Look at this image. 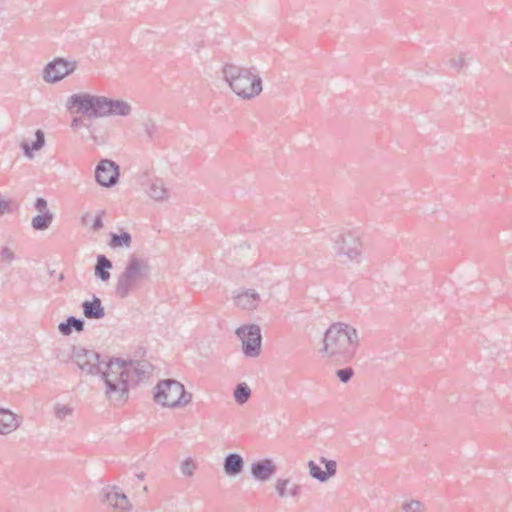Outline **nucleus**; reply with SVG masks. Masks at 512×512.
Segmentation results:
<instances>
[{"label": "nucleus", "mask_w": 512, "mask_h": 512, "mask_svg": "<svg viewBox=\"0 0 512 512\" xmlns=\"http://www.w3.org/2000/svg\"><path fill=\"white\" fill-rule=\"evenodd\" d=\"M71 359L83 372L101 376L107 397L115 401L127 400L130 387L149 377L152 371V365L147 361L102 357L98 352L82 347H73Z\"/></svg>", "instance_id": "f257e3e1"}, {"label": "nucleus", "mask_w": 512, "mask_h": 512, "mask_svg": "<svg viewBox=\"0 0 512 512\" xmlns=\"http://www.w3.org/2000/svg\"><path fill=\"white\" fill-rule=\"evenodd\" d=\"M66 108L72 114L77 113L90 118L126 117L132 111L131 105L124 100L90 93H75L71 95L67 100Z\"/></svg>", "instance_id": "f03ea898"}, {"label": "nucleus", "mask_w": 512, "mask_h": 512, "mask_svg": "<svg viewBox=\"0 0 512 512\" xmlns=\"http://www.w3.org/2000/svg\"><path fill=\"white\" fill-rule=\"evenodd\" d=\"M320 353L343 361L350 360L358 345L357 330L345 323L336 322L325 331Z\"/></svg>", "instance_id": "7ed1b4c3"}, {"label": "nucleus", "mask_w": 512, "mask_h": 512, "mask_svg": "<svg viewBox=\"0 0 512 512\" xmlns=\"http://www.w3.org/2000/svg\"><path fill=\"white\" fill-rule=\"evenodd\" d=\"M222 73L233 92L243 99H252L262 92V79L251 69L226 64L222 68Z\"/></svg>", "instance_id": "20e7f679"}, {"label": "nucleus", "mask_w": 512, "mask_h": 512, "mask_svg": "<svg viewBox=\"0 0 512 512\" xmlns=\"http://www.w3.org/2000/svg\"><path fill=\"white\" fill-rule=\"evenodd\" d=\"M150 266L146 259L136 255L129 257L124 270L117 278L115 294L120 299L127 298L150 276Z\"/></svg>", "instance_id": "39448f33"}, {"label": "nucleus", "mask_w": 512, "mask_h": 512, "mask_svg": "<svg viewBox=\"0 0 512 512\" xmlns=\"http://www.w3.org/2000/svg\"><path fill=\"white\" fill-rule=\"evenodd\" d=\"M154 400L164 407H183L191 402L192 395L175 379L158 382L154 391Z\"/></svg>", "instance_id": "423d86ee"}, {"label": "nucleus", "mask_w": 512, "mask_h": 512, "mask_svg": "<svg viewBox=\"0 0 512 512\" xmlns=\"http://www.w3.org/2000/svg\"><path fill=\"white\" fill-rule=\"evenodd\" d=\"M333 250L339 258L359 262L361 255L360 236L357 232L334 233L331 237Z\"/></svg>", "instance_id": "0eeeda50"}, {"label": "nucleus", "mask_w": 512, "mask_h": 512, "mask_svg": "<svg viewBox=\"0 0 512 512\" xmlns=\"http://www.w3.org/2000/svg\"><path fill=\"white\" fill-rule=\"evenodd\" d=\"M235 333L242 342V352L246 357H257L260 354L262 336L257 324L243 325Z\"/></svg>", "instance_id": "6e6552de"}, {"label": "nucleus", "mask_w": 512, "mask_h": 512, "mask_svg": "<svg viewBox=\"0 0 512 512\" xmlns=\"http://www.w3.org/2000/svg\"><path fill=\"white\" fill-rule=\"evenodd\" d=\"M77 67L75 61L58 57L49 62L43 70V79L48 83H56L73 73Z\"/></svg>", "instance_id": "1a4fd4ad"}, {"label": "nucleus", "mask_w": 512, "mask_h": 512, "mask_svg": "<svg viewBox=\"0 0 512 512\" xmlns=\"http://www.w3.org/2000/svg\"><path fill=\"white\" fill-rule=\"evenodd\" d=\"M120 176L119 166L112 160L103 159L95 168L96 182L103 187H113Z\"/></svg>", "instance_id": "9d476101"}, {"label": "nucleus", "mask_w": 512, "mask_h": 512, "mask_svg": "<svg viewBox=\"0 0 512 512\" xmlns=\"http://www.w3.org/2000/svg\"><path fill=\"white\" fill-rule=\"evenodd\" d=\"M319 460L320 463L325 466V470H322L321 467L313 460H310L307 465L310 476L319 482L324 483L336 475L337 463L335 460L327 459L325 457H320Z\"/></svg>", "instance_id": "9b49d317"}, {"label": "nucleus", "mask_w": 512, "mask_h": 512, "mask_svg": "<svg viewBox=\"0 0 512 512\" xmlns=\"http://www.w3.org/2000/svg\"><path fill=\"white\" fill-rule=\"evenodd\" d=\"M250 472L254 480L269 481L277 472L276 463L271 458H264L251 464Z\"/></svg>", "instance_id": "f8f14e48"}, {"label": "nucleus", "mask_w": 512, "mask_h": 512, "mask_svg": "<svg viewBox=\"0 0 512 512\" xmlns=\"http://www.w3.org/2000/svg\"><path fill=\"white\" fill-rule=\"evenodd\" d=\"M103 496L104 501L115 510L126 512L131 508L127 496L123 492L117 491L116 487L103 490Z\"/></svg>", "instance_id": "ddd939ff"}, {"label": "nucleus", "mask_w": 512, "mask_h": 512, "mask_svg": "<svg viewBox=\"0 0 512 512\" xmlns=\"http://www.w3.org/2000/svg\"><path fill=\"white\" fill-rule=\"evenodd\" d=\"M244 459L238 453H229L223 460V471L230 478L237 477L244 470Z\"/></svg>", "instance_id": "4468645a"}, {"label": "nucleus", "mask_w": 512, "mask_h": 512, "mask_svg": "<svg viewBox=\"0 0 512 512\" xmlns=\"http://www.w3.org/2000/svg\"><path fill=\"white\" fill-rule=\"evenodd\" d=\"M235 305L246 310L255 309L260 302V295L253 289L244 290L234 296Z\"/></svg>", "instance_id": "2eb2a0df"}, {"label": "nucleus", "mask_w": 512, "mask_h": 512, "mask_svg": "<svg viewBox=\"0 0 512 512\" xmlns=\"http://www.w3.org/2000/svg\"><path fill=\"white\" fill-rule=\"evenodd\" d=\"M81 307L87 319H102L105 316V309L100 298L93 296L92 300H85Z\"/></svg>", "instance_id": "dca6fc26"}, {"label": "nucleus", "mask_w": 512, "mask_h": 512, "mask_svg": "<svg viewBox=\"0 0 512 512\" xmlns=\"http://www.w3.org/2000/svg\"><path fill=\"white\" fill-rule=\"evenodd\" d=\"M275 490L281 498H285L287 496L295 498L300 495L302 486L299 484H291V480L289 478H278L275 483Z\"/></svg>", "instance_id": "f3484780"}, {"label": "nucleus", "mask_w": 512, "mask_h": 512, "mask_svg": "<svg viewBox=\"0 0 512 512\" xmlns=\"http://www.w3.org/2000/svg\"><path fill=\"white\" fill-rule=\"evenodd\" d=\"M113 264L104 254H98L96 257V264L94 267L95 276L103 282H108L111 274L109 272L112 269Z\"/></svg>", "instance_id": "a211bd4d"}, {"label": "nucleus", "mask_w": 512, "mask_h": 512, "mask_svg": "<svg viewBox=\"0 0 512 512\" xmlns=\"http://www.w3.org/2000/svg\"><path fill=\"white\" fill-rule=\"evenodd\" d=\"M19 426L16 415L9 409L0 408V434H9Z\"/></svg>", "instance_id": "6ab92c4d"}, {"label": "nucleus", "mask_w": 512, "mask_h": 512, "mask_svg": "<svg viewBox=\"0 0 512 512\" xmlns=\"http://www.w3.org/2000/svg\"><path fill=\"white\" fill-rule=\"evenodd\" d=\"M85 327V321L82 318L68 316L64 322L59 323L58 331L63 336H69L73 331L82 332Z\"/></svg>", "instance_id": "aec40b11"}, {"label": "nucleus", "mask_w": 512, "mask_h": 512, "mask_svg": "<svg viewBox=\"0 0 512 512\" xmlns=\"http://www.w3.org/2000/svg\"><path fill=\"white\" fill-rule=\"evenodd\" d=\"M45 145V135L41 129L35 131V140L30 145L28 141L23 140L20 144L23 153L28 158H33V151H38Z\"/></svg>", "instance_id": "412c9836"}, {"label": "nucleus", "mask_w": 512, "mask_h": 512, "mask_svg": "<svg viewBox=\"0 0 512 512\" xmlns=\"http://www.w3.org/2000/svg\"><path fill=\"white\" fill-rule=\"evenodd\" d=\"M53 218L54 216L51 212L39 213L32 218L31 226L36 231H44L49 228Z\"/></svg>", "instance_id": "4be33fe9"}, {"label": "nucleus", "mask_w": 512, "mask_h": 512, "mask_svg": "<svg viewBox=\"0 0 512 512\" xmlns=\"http://www.w3.org/2000/svg\"><path fill=\"white\" fill-rule=\"evenodd\" d=\"M149 196L156 200V201H162L167 198V189L164 186V183L160 179L154 180L149 189H148Z\"/></svg>", "instance_id": "5701e85b"}, {"label": "nucleus", "mask_w": 512, "mask_h": 512, "mask_svg": "<svg viewBox=\"0 0 512 512\" xmlns=\"http://www.w3.org/2000/svg\"><path fill=\"white\" fill-rule=\"evenodd\" d=\"M131 242H132L131 234L126 231H122L120 234H117V233L110 234L109 245L112 248L129 247L131 245Z\"/></svg>", "instance_id": "b1692460"}, {"label": "nucleus", "mask_w": 512, "mask_h": 512, "mask_svg": "<svg viewBox=\"0 0 512 512\" xmlns=\"http://www.w3.org/2000/svg\"><path fill=\"white\" fill-rule=\"evenodd\" d=\"M233 397L237 404H245L251 397V389L249 388L247 383L241 382L237 384L233 392Z\"/></svg>", "instance_id": "393cba45"}, {"label": "nucleus", "mask_w": 512, "mask_h": 512, "mask_svg": "<svg viewBox=\"0 0 512 512\" xmlns=\"http://www.w3.org/2000/svg\"><path fill=\"white\" fill-rule=\"evenodd\" d=\"M402 509L404 512H425L424 504L415 499L403 503Z\"/></svg>", "instance_id": "a878e982"}, {"label": "nucleus", "mask_w": 512, "mask_h": 512, "mask_svg": "<svg viewBox=\"0 0 512 512\" xmlns=\"http://www.w3.org/2000/svg\"><path fill=\"white\" fill-rule=\"evenodd\" d=\"M54 412L56 418L64 420L67 416H70L72 414L73 409L68 405L57 404L54 407Z\"/></svg>", "instance_id": "bb28decb"}, {"label": "nucleus", "mask_w": 512, "mask_h": 512, "mask_svg": "<svg viewBox=\"0 0 512 512\" xmlns=\"http://www.w3.org/2000/svg\"><path fill=\"white\" fill-rule=\"evenodd\" d=\"M354 375V370L351 367H345L336 370V376L342 383H347Z\"/></svg>", "instance_id": "cd10ccee"}, {"label": "nucleus", "mask_w": 512, "mask_h": 512, "mask_svg": "<svg viewBox=\"0 0 512 512\" xmlns=\"http://www.w3.org/2000/svg\"><path fill=\"white\" fill-rule=\"evenodd\" d=\"M0 259L6 264H11L16 259V255L13 250L4 246L0 249Z\"/></svg>", "instance_id": "c85d7f7f"}, {"label": "nucleus", "mask_w": 512, "mask_h": 512, "mask_svg": "<svg viewBox=\"0 0 512 512\" xmlns=\"http://www.w3.org/2000/svg\"><path fill=\"white\" fill-rule=\"evenodd\" d=\"M195 470V464L191 458L185 459L181 464V472L185 476H192Z\"/></svg>", "instance_id": "c756f323"}, {"label": "nucleus", "mask_w": 512, "mask_h": 512, "mask_svg": "<svg viewBox=\"0 0 512 512\" xmlns=\"http://www.w3.org/2000/svg\"><path fill=\"white\" fill-rule=\"evenodd\" d=\"M85 119H91L90 117H85L82 115V117H73L72 120H71V128L74 130V131H77L80 127H86V128H90V126L88 124L85 123Z\"/></svg>", "instance_id": "7c9ffc66"}, {"label": "nucleus", "mask_w": 512, "mask_h": 512, "mask_svg": "<svg viewBox=\"0 0 512 512\" xmlns=\"http://www.w3.org/2000/svg\"><path fill=\"white\" fill-rule=\"evenodd\" d=\"M143 128L148 138L152 139L157 130L155 123L151 119H148L143 122Z\"/></svg>", "instance_id": "2f4dec72"}, {"label": "nucleus", "mask_w": 512, "mask_h": 512, "mask_svg": "<svg viewBox=\"0 0 512 512\" xmlns=\"http://www.w3.org/2000/svg\"><path fill=\"white\" fill-rule=\"evenodd\" d=\"M47 201L43 197H37L34 202V209L39 213L50 212L47 208Z\"/></svg>", "instance_id": "473e14b6"}, {"label": "nucleus", "mask_w": 512, "mask_h": 512, "mask_svg": "<svg viewBox=\"0 0 512 512\" xmlns=\"http://www.w3.org/2000/svg\"><path fill=\"white\" fill-rule=\"evenodd\" d=\"M465 58L462 54L458 55L457 57L451 59V66L453 68H456L458 70H461L465 66Z\"/></svg>", "instance_id": "72a5a7b5"}, {"label": "nucleus", "mask_w": 512, "mask_h": 512, "mask_svg": "<svg viewBox=\"0 0 512 512\" xmlns=\"http://www.w3.org/2000/svg\"><path fill=\"white\" fill-rule=\"evenodd\" d=\"M102 213L101 212L99 215H97L94 220H93V225H92V229L94 231H98L100 230L102 227H103V222H102Z\"/></svg>", "instance_id": "f704fd0d"}, {"label": "nucleus", "mask_w": 512, "mask_h": 512, "mask_svg": "<svg viewBox=\"0 0 512 512\" xmlns=\"http://www.w3.org/2000/svg\"><path fill=\"white\" fill-rule=\"evenodd\" d=\"M136 477H137L139 480H144V478H145V473H144V472L136 473Z\"/></svg>", "instance_id": "c9c22d12"}, {"label": "nucleus", "mask_w": 512, "mask_h": 512, "mask_svg": "<svg viewBox=\"0 0 512 512\" xmlns=\"http://www.w3.org/2000/svg\"><path fill=\"white\" fill-rule=\"evenodd\" d=\"M379 358H380V359H385V360H387V359H388V357H387L386 355H381V356H379Z\"/></svg>", "instance_id": "e433bc0d"}, {"label": "nucleus", "mask_w": 512, "mask_h": 512, "mask_svg": "<svg viewBox=\"0 0 512 512\" xmlns=\"http://www.w3.org/2000/svg\"><path fill=\"white\" fill-rule=\"evenodd\" d=\"M91 138L96 142L97 141V137L92 135Z\"/></svg>", "instance_id": "4c0bfd02"}, {"label": "nucleus", "mask_w": 512, "mask_h": 512, "mask_svg": "<svg viewBox=\"0 0 512 512\" xmlns=\"http://www.w3.org/2000/svg\"><path fill=\"white\" fill-rule=\"evenodd\" d=\"M63 278H64V275H63V274H60V275H59V280H63Z\"/></svg>", "instance_id": "58836bf2"}, {"label": "nucleus", "mask_w": 512, "mask_h": 512, "mask_svg": "<svg viewBox=\"0 0 512 512\" xmlns=\"http://www.w3.org/2000/svg\"><path fill=\"white\" fill-rule=\"evenodd\" d=\"M87 216H88V215H86V216L82 217L83 222L86 220V217H87Z\"/></svg>", "instance_id": "ea45409f"}]
</instances>
